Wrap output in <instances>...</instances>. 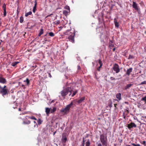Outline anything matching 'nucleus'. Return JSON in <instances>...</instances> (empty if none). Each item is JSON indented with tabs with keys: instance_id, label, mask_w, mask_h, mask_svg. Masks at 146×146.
Wrapping results in <instances>:
<instances>
[{
	"instance_id": "obj_1",
	"label": "nucleus",
	"mask_w": 146,
	"mask_h": 146,
	"mask_svg": "<svg viewBox=\"0 0 146 146\" xmlns=\"http://www.w3.org/2000/svg\"><path fill=\"white\" fill-rule=\"evenodd\" d=\"M68 84H66L67 87L61 91L60 93L62 97L65 98V96L68 94L69 92L71 93L72 91L71 87H68Z\"/></svg>"
},
{
	"instance_id": "obj_2",
	"label": "nucleus",
	"mask_w": 146,
	"mask_h": 146,
	"mask_svg": "<svg viewBox=\"0 0 146 146\" xmlns=\"http://www.w3.org/2000/svg\"><path fill=\"white\" fill-rule=\"evenodd\" d=\"M69 30H67L66 33H64L65 35H68L69 36L68 37V38L69 39V41L72 42L73 43L74 42V36H75V32L71 33L70 32V33H68L70 32Z\"/></svg>"
},
{
	"instance_id": "obj_3",
	"label": "nucleus",
	"mask_w": 146,
	"mask_h": 146,
	"mask_svg": "<svg viewBox=\"0 0 146 146\" xmlns=\"http://www.w3.org/2000/svg\"><path fill=\"white\" fill-rule=\"evenodd\" d=\"M73 105V102H72L69 104L67 105L64 108H62L61 110V112H63L64 114H67L69 111L70 108Z\"/></svg>"
},
{
	"instance_id": "obj_4",
	"label": "nucleus",
	"mask_w": 146,
	"mask_h": 146,
	"mask_svg": "<svg viewBox=\"0 0 146 146\" xmlns=\"http://www.w3.org/2000/svg\"><path fill=\"white\" fill-rule=\"evenodd\" d=\"M100 139L103 145H107V136H105L104 134H101L100 135Z\"/></svg>"
},
{
	"instance_id": "obj_5",
	"label": "nucleus",
	"mask_w": 146,
	"mask_h": 146,
	"mask_svg": "<svg viewBox=\"0 0 146 146\" xmlns=\"http://www.w3.org/2000/svg\"><path fill=\"white\" fill-rule=\"evenodd\" d=\"M6 86L5 85L3 87H2L1 86L0 87L1 88L0 92L3 96L8 94V90L6 88Z\"/></svg>"
},
{
	"instance_id": "obj_6",
	"label": "nucleus",
	"mask_w": 146,
	"mask_h": 146,
	"mask_svg": "<svg viewBox=\"0 0 146 146\" xmlns=\"http://www.w3.org/2000/svg\"><path fill=\"white\" fill-rule=\"evenodd\" d=\"M113 68L116 73H118L120 71L119 66L117 64H115L113 65Z\"/></svg>"
},
{
	"instance_id": "obj_7",
	"label": "nucleus",
	"mask_w": 146,
	"mask_h": 146,
	"mask_svg": "<svg viewBox=\"0 0 146 146\" xmlns=\"http://www.w3.org/2000/svg\"><path fill=\"white\" fill-rule=\"evenodd\" d=\"M132 7L133 8L137 11H140V8L138 6L137 4L135 2L133 1Z\"/></svg>"
},
{
	"instance_id": "obj_8",
	"label": "nucleus",
	"mask_w": 146,
	"mask_h": 146,
	"mask_svg": "<svg viewBox=\"0 0 146 146\" xmlns=\"http://www.w3.org/2000/svg\"><path fill=\"white\" fill-rule=\"evenodd\" d=\"M67 139L66 137V133H63L62 134V137L61 141L63 143H65L67 141Z\"/></svg>"
},
{
	"instance_id": "obj_9",
	"label": "nucleus",
	"mask_w": 146,
	"mask_h": 146,
	"mask_svg": "<svg viewBox=\"0 0 146 146\" xmlns=\"http://www.w3.org/2000/svg\"><path fill=\"white\" fill-rule=\"evenodd\" d=\"M25 117V118L26 119L24 118L23 119V124H29L31 123V121L29 120H28L27 119V118L26 117Z\"/></svg>"
},
{
	"instance_id": "obj_10",
	"label": "nucleus",
	"mask_w": 146,
	"mask_h": 146,
	"mask_svg": "<svg viewBox=\"0 0 146 146\" xmlns=\"http://www.w3.org/2000/svg\"><path fill=\"white\" fill-rule=\"evenodd\" d=\"M136 125L133 122H131L129 124H128V129H129L133 127H136Z\"/></svg>"
},
{
	"instance_id": "obj_11",
	"label": "nucleus",
	"mask_w": 146,
	"mask_h": 146,
	"mask_svg": "<svg viewBox=\"0 0 146 146\" xmlns=\"http://www.w3.org/2000/svg\"><path fill=\"white\" fill-rule=\"evenodd\" d=\"M35 5L34 7H33V12L35 13V12L36 11V5H37V0H35Z\"/></svg>"
},
{
	"instance_id": "obj_12",
	"label": "nucleus",
	"mask_w": 146,
	"mask_h": 146,
	"mask_svg": "<svg viewBox=\"0 0 146 146\" xmlns=\"http://www.w3.org/2000/svg\"><path fill=\"white\" fill-rule=\"evenodd\" d=\"M7 82L6 80L2 77H0V83L5 84Z\"/></svg>"
},
{
	"instance_id": "obj_13",
	"label": "nucleus",
	"mask_w": 146,
	"mask_h": 146,
	"mask_svg": "<svg viewBox=\"0 0 146 146\" xmlns=\"http://www.w3.org/2000/svg\"><path fill=\"white\" fill-rule=\"evenodd\" d=\"M45 112L46 115L48 116L49 115L50 113V108H45Z\"/></svg>"
},
{
	"instance_id": "obj_14",
	"label": "nucleus",
	"mask_w": 146,
	"mask_h": 146,
	"mask_svg": "<svg viewBox=\"0 0 146 146\" xmlns=\"http://www.w3.org/2000/svg\"><path fill=\"white\" fill-rule=\"evenodd\" d=\"M116 98L118 100H120L121 99V94L120 93H117L116 95Z\"/></svg>"
},
{
	"instance_id": "obj_15",
	"label": "nucleus",
	"mask_w": 146,
	"mask_h": 146,
	"mask_svg": "<svg viewBox=\"0 0 146 146\" xmlns=\"http://www.w3.org/2000/svg\"><path fill=\"white\" fill-rule=\"evenodd\" d=\"M114 23L115 27H118L119 26V23L117 22V19L116 18L114 19Z\"/></svg>"
},
{
	"instance_id": "obj_16",
	"label": "nucleus",
	"mask_w": 146,
	"mask_h": 146,
	"mask_svg": "<svg viewBox=\"0 0 146 146\" xmlns=\"http://www.w3.org/2000/svg\"><path fill=\"white\" fill-rule=\"evenodd\" d=\"M85 98L84 97H82L80 98V99L78 100L77 102L78 104H80L84 100Z\"/></svg>"
},
{
	"instance_id": "obj_17",
	"label": "nucleus",
	"mask_w": 146,
	"mask_h": 146,
	"mask_svg": "<svg viewBox=\"0 0 146 146\" xmlns=\"http://www.w3.org/2000/svg\"><path fill=\"white\" fill-rule=\"evenodd\" d=\"M56 108L55 107H53L52 109H50V113H53L55 112L56 110Z\"/></svg>"
},
{
	"instance_id": "obj_18",
	"label": "nucleus",
	"mask_w": 146,
	"mask_h": 146,
	"mask_svg": "<svg viewBox=\"0 0 146 146\" xmlns=\"http://www.w3.org/2000/svg\"><path fill=\"white\" fill-rule=\"evenodd\" d=\"M44 33V30L42 28L40 29V32L38 34V36H40Z\"/></svg>"
},
{
	"instance_id": "obj_19",
	"label": "nucleus",
	"mask_w": 146,
	"mask_h": 146,
	"mask_svg": "<svg viewBox=\"0 0 146 146\" xmlns=\"http://www.w3.org/2000/svg\"><path fill=\"white\" fill-rule=\"evenodd\" d=\"M19 62L18 61H15L14 62H13L11 64V66H16L17 64H18L19 63Z\"/></svg>"
},
{
	"instance_id": "obj_20",
	"label": "nucleus",
	"mask_w": 146,
	"mask_h": 146,
	"mask_svg": "<svg viewBox=\"0 0 146 146\" xmlns=\"http://www.w3.org/2000/svg\"><path fill=\"white\" fill-rule=\"evenodd\" d=\"M86 146H90V143L89 139H88L85 143Z\"/></svg>"
},
{
	"instance_id": "obj_21",
	"label": "nucleus",
	"mask_w": 146,
	"mask_h": 146,
	"mask_svg": "<svg viewBox=\"0 0 146 146\" xmlns=\"http://www.w3.org/2000/svg\"><path fill=\"white\" fill-rule=\"evenodd\" d=\"M60 23V22L59 20L56 21L54 22L53 23H54L55 25H57L59 24Z\"/></svg>"
},
{
	"instance_id": "obj_22",
	"label": "nucleus",
	"mask_w": 146,
	"mask_h": 146,
	"mask_svg": "<svg viewBox=\"0 0 146 146\" xmlns=\"http://www.w3.org/2000/svg\"><path fill=\"white\" fill-rule=\"evenodd\" d=\"M68 11H66L64 10L63 11V14L65 16H66L68 15Z\"/></svg>"
},
{
	"instance_id": "obj_23",
	"label": "nucleus",
	"mask_w": 146,
	"mask_h": 146,
	"mask_svg": "<svg viewBox=\"0 0 146 146\" xmlns=\"http://www.w3.org/2000/svg\"><path fill=\"white\" fill-rule=\"evenodd\" d=\"M32 14V12L31 11H29L28 13H26L25 14V17H27L29 15H31Z\"/></svg>"
},
{
	"instance_id": "obj_24",
	"label": "nucleus",
	"mask_w": 146,
	"mask_h": 146,
	"mask_svg": "<svg viewBox=\"0 0 146 146\" xmlns=\"http://www.w3.org/2000/svg\"><path fill=\"white\" fill-rule=\"evenodd\" d=\"M26 117H28V118L29 119H34L36 120H37V119H36V117H35L34 116H32L31 117H29V116H26Z\"/></svg>"
},
{
	"instance_id": "obj_25",
	"label": "nucleus",
	"mask_w": 146,
	"mask_h": 146,
	"mask_svg": "<svg viewBox=\"0 0 146 146\" xmlns=\"http://www.w3.org/2000/svg\"><path fill=\"white\" fill-rule=\"evenodd\" d=\"M97 61H98V62L99 64H100V66H102L103 63L100 59H99Z\"/></svg>"
},
{
	"instance_id": "obj_26",
	"label": "nucleus",
	"mask_w": 146,
	"mask_h": 146,
	"mask_svg": "<svg viewBox=\"0 0 146 146\" xmlns=\"http://www.w3.org/2000/svg\"><path fill=\"white\" fill-rule=\"evenodd\" d=\"M49 35L51 37H53L54 36V34L52 32H50L49 33Z\"/></svg>"
},
{
	"instance_id": "obj_27",
	"label": "nucleus",
	"mask_w": 146,
	"mask_h": 146,
	"mask_svg": "<svg viewBox=\"0 0 146 146\" xmlns=\"http://www.w3.org/2000/svg\"><path fill=\"white\" fill-rule=\"evenodd\" d=\"M24 82H26L27 85H28L29 84L30 81L29 80L28 78H27L26 80L24 81Z\"/></svg>"
},
{
	"instance_id": "obj_28",
	"label": "nucleus",
	"mask_w": 146,
	"mask_h": 146,
	"mask_svg": "<svg viewBox=\"0 0 146 146\" xmlns=\"http://www.w3.org/2000/svg\"><path fill=\"white\" fill-rule=\"evenodd\" d=\"M42 121L40 119H39L37 121V122L38 125H40L42 123Z\"/></svg>"
},
{
	"instance_id": "obj_29",
	"label": "nucleus",
	"mask_w": 146,
	"mask_h": 146,
	"mask_svg": "<svg viewBox=\"0 0 146 146\" xmlns=\"http://www.w3.org/2000/svg\"><path fill=\"white\" fill-rule=\"evenodd\" d=\"M141 100L142 101H144L146 103V96L142 98L141 99Z\"/></svg>"
},
{
	"instance_id": "obj_30",
	"label": "nucleus",
	"mask_w": 146,
	"mask_h": 146,
	"mask_svg": "<svg viewBox=\"0 0 146 146\" xmlns=\"http://www.w3.org/2000/svg\"><path fill=\"white\" fill-rule=\"evenodd\" d=\"M23 21V17L22 16H21L20 19V22L21 23H22Z\"/></svg>"
},
{
	"instance_id": "obj_31",
	"label": "nucleus",
	"mask_w": 146,
	"mask_h": 146,
	"mask_svg": "<svg viewBox=\"0 0 146 146\" xmlns=\"http://www.w3.org/2000/svg\"><path fill=\"white\" fill-rule=\"evenodd\" d=\"M112 42L111 41H110L109 43V46L111 47H113L114 46V45L112 43Z\"/></svg>"
},
{
	"instance_id": "obj_32",
	"label": "nucleus",
	"mask_w": 146,
	"mask_h": 146,
	"mask_svg": "<svg viewBox=\"0 0 146 146\" xmlns=\"http://www.w3.org/2000/svg\"><path fill=\"white\" fill-rule=\"evenodd\" d=\"M77 91L76 90L72 94V97H74L77 93Z\"/></svg>"
},
{
	"instance_id": "obj_33",
	"label": "nucleus",
	"mask_w": 146,
	"mask_h": 146,
	"mask_svg": "<svg viewBox=\"0 0 146 146\" xmlns=\"http://www.w3.org/2000/svg\"><path fill=\"white\" fill-rule=\"evenodd\" d=\"M65 9H66L68 10V11L69 12H70V8L69 6H68V5L66 6L65 7Z\"/></svg>"
},
{
	"instance_id": "obj_34",
	"label": "nucleus",
	"mask_w": 146,
	"mask_h": 146,
	"mask_svg": "<svg viewBox=\"0 0 146 146\" xmlns=\"http://www.w3.org/2000/svg\"><path fill=\"white\" fill-rule=\"evenodd\" d=\"M3 10L4 11L3 17H5L6 15V9H3Z\"/></svg>"
},
{
	"instance_id": "obj_35",
	"label": "nucleus",
	"mask_w": 146,
	"mask_h": 146,
	"mask_svg": "<svg viewBox=\"0 0 146 146\" xmlns=\"http://www.w3.org/2000/svg\"><path fill=\"white\" fill-rule=\"evenodd\" d=\"M132 68H131L128 69V76L129 75V73L132 72Z\"/></svg>"
},
{
	"instance_id": "obj_36",
	"label": "nucleus",
	"mask_w": 146,
	"mask_h": 146,
	"mask_svg": "<svg viewBox=\"0 0 146 146\" xmlns=\"http://www.w3.org/2000/svg\"><path fill=\"white\" fill-rule=\"evenodd\" d=\"M146 84V81H144L143 82H141L140 84V85H143Z\"/></svg>"
},
{
	"instance_id": "obj_37",
	"label": "nucleus",
	"mask_w": 146,
	"mask_h": 146,
	"mask_svg": "<svg viewBox=\"0 0 146 146\" xmlns=\"http://www.w3.org/2000/svg\"><path fill=\"white\" fill-rule=\"evenodd\" d=\"M3 9H6V5L5 4H4L3 5Z\"/></svg>"
},
{
	"instance_id": "obj_38",
	"label": "nucleus",
	"mask_w": 146,
	"mask_h": 146,
	"mask_svg": "<svg viewBox=\"0 0 146 146\" xmlns=\"http://www.w3.org/2000/svg\"><path fill=\"white\" fill-rule=\"evenodd\" d=\"M84 142L85 140L84 138L83 140L82 143V146H84Z\"/></svg>"
},
{
	"instance_id": "obj_39",
	"label": "nucleus",
	"mask_w": 146,
	"mask_h": 146,
	"mask_svg": "<svg viewBox=\"0 0 146 146\" xmlns=\"http://www.w3.org/2000/svg\"><path fill=\"white\" fill-rule=\"evenodd\" d=\"M102 66H100L99 67H98L97 68V70L100 71V69L102 68Z\"/></svg>"
},
{
	"instance_id": "obj_40",
	"label": "nucleus",
	"mask_w": 146,
	"mask_h": 146,
	"mask_svg": "<svg viewBox=\"0 0 146 146\" xmlns=\"http://www.w3.org/2000/svg\"><path fill=\"white\" fill-rule=\"evenodd\" d=\"M134 58V57L133 56L131 55H129V57H128V59L130 58Z\"/></svg>"
},
{
	"instance_id": "obj_41",
	"label": "nucleus",
	"mask_w": 146,
	"mask_h": 146,
	"mask_svg": "<svg viewBox=\"0 0 146 146\" xmlns=\"http://www.w3.org/2000/svg\"><path fill=\"white\" fill-rule=\"evenodd\" d=\"M132 145L134 146H141V145L139 144H136L135 143H133Z\"/></svg>"
},
{
	"instance_id": "obj_42",
	"label": "nucleus",
	"mask_w": 146,
	"mask_h": 146,
	"mask_svg": "<svg viewBox=\"0 0 146 146\" xmlns=\"http://www.w3.org/2000/svg\"><path fill=\"white\" fill-rule=\"evenodd\" d=\"M141 143L145 145H146V141H143L142 142H141Z\"/></svg>"
},
{
	"instance_id": "obj_43",
	"label": "nucleus",
	"mask_w": 146,
	"mask_h": 146,
	"mask_svg": "<svg viewBox=\"0 0 146 146\" xmlns=\"http://www.w3.org/2000/svg\"><path fill=\"white\" fill-rule=\"evenodd\" d=\"M127 52V51L125 50V51L124 53L123 54L124 56H125L126 57H127V56H126V55H127L126 53Z\"/></svg>"
},
{
	"instance_id": "obj_44",
	"label": "nucleus",
	"mask_w": 146,
	"mask_h": 146,
	"mask_svg": "<svg viewBox=\"0 0 146 146\" xmlns=\"http://www.w3.org/2000/svg\"><path fill=\"white\" fill-rule=\"evenodd\" d=\"M110 79L111 80H115V78H114L112 77H111L110 78Z\"/></svg>"
},
{
	"instance_id": "obj_45",
	"label": "nucleus",
	"mask_w": 146,
	"mask_h": 146,
	"mask_svg": "<svg viewBox=\"0 0 146 146\" xmlns=\"http://www.w3.org/2000/svg\"><path fill=\"white\" fill-rule=\"evenodd\" d=\"M78 70H80L81 69V67L79 65L78 66Z\"/></svg>"
},
{
	"instance_id": "obj_46",
	"label": "nucleus",
	"mask_w": 146,
	"mask_h": 146,
	"mask_svg": "<svg viewBox=\"0 0 146 146\" xmlns=\"http://www.w3.org/2000/svg\"><path fill=\"white\" fill-rule=\"evenodd\" d=\"M132 84H128V88L131 87L132 86Z\"/></svg>"
},
{
	"instance_id": "obj_47",
	"label": "nucleus",
	"mask_w": 146,
	"mask_h": 146,
	"mask_svg": "<svg viewBox=\"0 0 146 146\" xmlns=\"http://www.w3.org/2000/svg\"><path fill=\"white\" fill-rule=\"evenodd\" d=\"M17 13H19V7H17Z\"/></svg>"
},
{
	"instance_id": "obj_48",
	"label": "nucleus",
	"mask_w": 146,
	"mask_h": 146,
	"mask_svg": "<svg viewBox=\"0 0 146 146\" xmlns=\"http://www.w3.org/2000/svg\"><path fill=\"white\" fill-rule=\"evenodd\" d=\"M114 107H115V109H117L116 106L117 105V104H114Z\"/></svg>"
},
{
	"instance_id": "obj_49",
	"label": "nucleus",
	"mask_w": 146,
	"mask_h": 146,
	"mask_svg": "<svg viewBox=\"0 0 146 146\" xmlns=\"http://www.w3.org/2000/svg\"><path fill=\"white\" fill-rule=\"evenodd\" d=\"M118 141H119V142L121 143L122 141V140L118 139Z\"/></svg>"
},
{
	"instance_id": "obj_50",
	"label": "nucleus",
	"mask_w": 146,
	"mask_h": 146,
	"mask_svg": "<svg viewBox=\"0 0 146 146\" xmlns=\"http://www.w3.org/2000/svg\"><path fill=\"white\" fill-rule=\"evenodd\" d=\"M52 14H50V15H49L47 16L46 17V18H47L48 17L50 16L51 15H52Z\"/></svg>"
},
{
	"instance_id": "obj_51",
	"label": "nucleus",
	"mask_w": 146,
	"mask_h": 146,
	"mask_svg": "<svg viewBox=\"0 0 146 146\" xmlns=\"http://www.w3.org/2000/svg\"><path fill=\"white\" fill-rule=\"evenodd\" d=\"M98 146H102V144L100 143H99L98 144Z\"/></svg>"
},
{
	"instance_id": "obj_52",
	"label": "nucleus",
	"mask_w": 146,
	"mask_h": 146,
	"mask_svg": "<svg viewBox=\"0 0 146 146\" xmlns=\"http://www.w3.org/2000/svg\"><path fill=\"white\" fill-rule=\"evenodd\" d=\"M48 75H49V76L50 78H51L52 77V76H51V75L50 74V73H48Z\"/></svg>"
},
{
	"instance_id": "obj_53",
	"label": "nucleus",
	"mask_w": 146,
	"mask_h": 146,
	"mask_svg": "<svg viewBox=\"0 0 146 146\" xmlns=\"http://www.w3.org/2000/svg\"><path fill=\"white\" fill-rule=\"evenodd\" d=\"M115 48H113V51H115Z\"/></svg>"
},
{
	"instance_id": "obj_54",
	"label": "nucleus",
	"mask_w": 146,
	"mask_h": 146,
	"mask_svg": "<svg viewBox=\"0 0 146 146\" xmlns=\"http://www.w3.org/2000/svg\"><path fill=\"white\" fill-rule=\"evenodd\" d=\"M56 133V131L54 132L53 133V135H54Z\"/></svg>"
},
{
	"instance_id": "obj_55",
	"label": "nucleus",
	"mask_w": 146,
	"mask_h": 146,
	"mask_svg": "<svg viewBox=\"0 0 146 146\" xmlns=\"http://www.w3.org/2000/svg\"><path fill=\"white\" fill-rule=\"evenodd\" d=\"M126 74H128V70H127L126 71Z\"/></svg>"
},
{
	"instance_id": "obj_56",
	"label": "nucleus",
	"mask_w": 146,
	"mask_h": 146,
	"mask_svg": "<svg viewBox=\"0 0 146 146\" xmlns=\"http://www.w3.org/2000/svg\"><path fill=\"white\" fill-rule=\"evenodd\" d=\"M19 111H21V109L20 108H19Z\"/></svg>"
},
{
	"instance_id": "obj_57",
	"label": "nucleus",
	"mask_w": 146,
	"mask_h": 146,
	"mask_svg": "<svg viewBox=\"0 0 146 146\" xmlns=\"http://www.w3.org/2000/svg\"><path fill=\"white\" fill-rule=\"evenodd\" d=\"M33 122H34V123L35 124L36 123V124L37 125V124L36 123V121H33Z\"/></svg>"
},
{
	"instance_id": "obj_58",
	"label": "nucleus",
	"mask_w": 146,
	"mask_h": 146,
	"mask_svg": "<svg viewBox=\"0 0 146 146\" xmlns=\"http://www.w3.org/2000/svg\"><path fill=\"white\" fill-rule=\"evenodd\" d=\"M71 93H72V92L71 93H70V94H69V96H70L71 95Z\"/></svg>"
},
{
	"instance_id": "obj_59",
	"label": "nucleus",
	"mask_w": 146,
	"mask_h": 146,
	"mask_svg": "<svg viewBox=\"0 0 146 146\" xmlns=\"http://www.w3.org/2000/svg\"><path fill=\"white\" fill-rule=\"evenodd\" d=\"M22 86L23 87H25V86L24 85L22 84Z\"/></svg>"
},
{
	"instance_id": "obj_60",
	"label": "nucleus",
	"mask_w": 146,
	"mask_h": 146,
	"mask_svg": "<svg viewBox=\"0 0 146 146\" xmlns=\"http://www.w3.org/2000/svg\"><path fill=\"white\" fill-rule=\"evenodd\" d=\"M128 88V85H127L126 86V88Z\"/></svg>"
},
{
	"instance_id": "obj_61",
	"label": "nucleus",
	"mask_w": 146,
	"mask_h": 146,
	"mask_svg": "<svg viewBox=\"0 0 146 146\" xmlns=\"http://www.w3.org/2000/svg\"><path fill=\"white\" fill-rule=\"evenodd\" d=\"M0 42H2V40H0Z\"/></svg>"
},
{
	"instance_id": "obj_62",
	"label": "nucleus",
	"mask_w": 146,
	"mask_h": 146,
	"mask_svg": "<svg viewBox=\"0 0 146 146\" xmlns=\"http://www.w3.org/2000/svg\"><path fill=\"white\" fill-rule=\"evenodd\" d=\"M19 13H17V16H18L19 15Z\"/></svg>"
},
{
	"instance_id": "obj_63",
	"label": "nucleus",
	"mask_w": 146,
	"mask_h": 146,
	"mask_svg": "<svg viewBox=\"0 0 146 146\" xmlns=\"http://www.w3.org/2000/svg\"><path fill=\"white\" fill-rule=\"evenodd\" d=\"M144 33H145V34H146V31H145V32Z\"/></svg>"
},
{
	"instance_id": "obj_64",
	"label": "nucleus",
	"mask_w": 146,
	"mask_h": 146,
	"mask_svg": "<svg viewBox=\"0 0 146 146\" xmlns=\"http://www.w3.org/2000/svg\"><path fill=\"white\" fill-rule=\"evenodd\" d=\"M144 118H145V119H146V116H145V117H144Z\"/></svg>"
}]
</instances>
